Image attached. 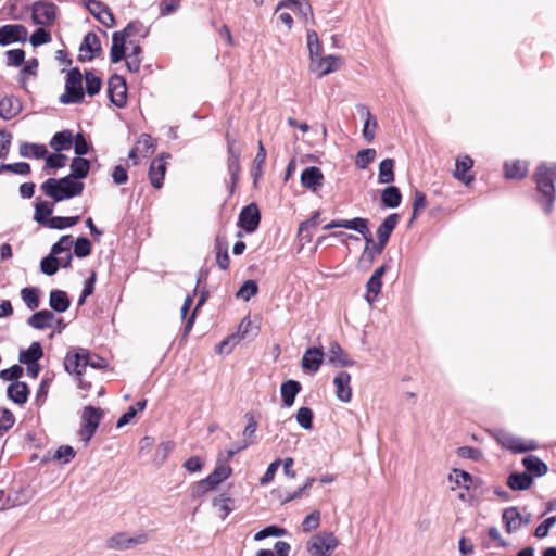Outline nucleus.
Here are the masks:
<instances>
[{"label":"nucleus","instance_id":"f257e3e1","mask_svg":"<svg viewBox=\"0 0 556 556\" xmlns=\"http://www.w3.org/2000/svg\"><path fill=\"white\" fill-rule=\"evenodd\" d=\"M41 189L48 197L60 202L81 194L84 182L71 176L61 179L50 178L41 185Z\"/></svg>","mask_w":556,"mask_h":556},{"label":"nucleus","instance_id":"f03ea898","mask_svg":"<svg viewBox=\"0 0 556 556\" xmlns=\"http://www.w3.org/2000/svg\"><path fill=\"white\" fill-rule=\"evenodd\" d=\"M535 181L538 191L542 193L541 204L546 214H549L555 200L556 164H542L536 168Z\"/></svg>","mask_w":556,"mask_h":556},{"label":"nucleus","instance_id":"7ed1b4c3","mask_svg":"<svg viewBox=\"0 0 556 556\" xmlns=\"http://www.w3.org/2000/svg\"><path fill=\"white\" fill-rule=\"evenodd\" d=\"M135 29V24H128L123 30L115 31L112 37V47L110 51L111 62L118 63L125 59L130 72H138L140 68V59L132 58L131 54H126L127 37H130Z\"/></svg>","mask_w":556,"mask_h":556},{"label":"nucleus","instance_id":"20e7f679","mask_svg":"<svg viewBox=\"0 0 556 556\" xmlns=\"http://www.w3.org/2000/svg\"><path fill=\"white\" fill-rule=\"evenodd\" d=\"M232 475V468L226 463L222 462V455L217 459L215 469L205 478L200 480L193 486V494L195 496H202L205 493L214 490L225 480Z\"/></svg>","mask_w":556,"mask_h":556},{"label":"nucleus","instance_id":"39448f33","mask_svg":"<svg viewBox=\"0 0 556 556\" xmlns=\"http://www.w3.org/2000/svg\"><path fill=\"white\" fill-rule=\"evenodd\" d=\"M338 546L339 540L332 532L321 531L307 540L305 548L311 556H331Z\"/></svg>","mask_w":556,"mask_h":556},{"label":"nucleus","instance_id":"423d86ee","mask_svg":"<svg viewBox=\"0 0 556 556\" xmlns=\"http://www.w3.org/2000/svg\"><path fill=\"white\" fill-rule=\"evenodd\" d=\"M103 414L104 413L101 408L93 406H86L83 409L78 437L84 446H87L90 439L93 437L103 417Z\"/></svg>","mask_w":556,"mask_h":556},{"label":"nucleus","instance_id":"0eeeda50","mask_svg":"<svg viewBox=\"0 0 556 556\" xmlns=\"http://www.w3.org/2000/svg\"><path fill=\"white\" fill-rule=\"evenodd\" d=\"M83 98V77L77 68H73L67 74L65 92L60 97V101L70 104L79 102Z\"/></svg>","mask_w":556,"mask_h":556},{"label":"nucleus","instance_id":"6e6552de","mask_svg":"<svg viewBox=\"0 0 556 556\" xmlns=\"http://www.w3.org/2000/svg\"><path fill=\"white\" fill-rule=\"evenodd\" d=\"M148 541L144 533L118 532L106 540V546L111 549H130Z\"/></svg>","mask_w":556,"mask_h":556},{"label":"nucleus","instance_id":"1a4fd4ad","mask_svg":"<svg viewBox=\"0 0 556 556\" xmlns=\"http://www.w3.org/2000/svg\"><path fill=\"white\" fill-rule=\"evenodd\" d=\"M496 441L503 446L514 452H528L535 448V443L530 440H522L505 430H497L494 433Z\"/></svg>","mask_w":556,"mask_h":556},{"label":"nucleus","instance_id":"9d476101","mask_svg":"<svg viewBox=\"0 0 556 556\" xmlns=\"http://www.w3.org/2000/svg\"><path fill=\"white\" fill-rule=\"evenodd\" d=\"M90 362V353L84 349H77L67 353L64 366L67 372L81 376Z\"/></svg>","mask_w":556,"mask_h":556},{"label":"nucleus","instance_id":"9b49d317","mask_svg":"<svg viewBox=\"0 0 556 556\" xmlns=\"http://www.w3.org/2000/svg\"><path fill=\"white\" fill-rule=\"evenodd\" d=\"M43 352L40 343L33 342L30 346L20 353V362L26 366L27 375L31 378H37L40 366L38 361L42 357Z\"/></svg>","mask_w":556,"mask_h":556},{"label":"nucleus","instance_id":"f8f14e48","mask_svg":"<svg viewBox=\"0 0 556 556\" xmlns=\"http://www.w3.org/2000/svg\"><path fill=\"white\" fill-rule=\"evenodd\" d=\"M58 8L46 1L35 2L31 9L33 22L39 26H49L55 20Z\"/></svg>","mask_w":556,"mask_h":556},{"label":"nucleus","instance_id":"ddd939ff","mask_svg":"<svg viewBox=\"0 0 556 556\" xmlns=\"http://www.w3.org/2000/svg\"><path fill=\"white\" fill-rule=\"evenodd\" d=\"M342 61L334 55L320 56V53L311 58V70L318 76H325L340 68Z\"/></svg>","mask_w":556,"mask_h":556},{"label":"nucleus","instance_id":"4468645a","mask_svg":"<svg viewBox=\"0 0 556 556\" xmlns=\"http://www.w3.org/2000/svg\"><path fill=\"white\" fill-rule=\"evenodd\" d=\"M90 14L106 27H113L115 20L110 8L98 0H83Z\"/></svg>","mask_w":556,"mask_h":556},{"label":"nucleus","instance_id":"2eb2a0df","mask_svg":"<svg viewBox=\"0 0 556 556\" xmlns=\"http://www.w3.org/2000/svg\"><path fill=\"white\" fill-rule=\"evenodd\" d=\"M27 29L20 24H9L0 27V45L7 46L27 39Z\"/></svg>","mask_w":556,"mask_h":556},{"label":"nucleus","instance_id":"dca6fc26","mask_svg":"<svg viewBox=\"0 0 556 556\" xmlns=\"http://www.w3.org/2000/svg\"><path fill=\"white\" fill-rule=\"evenodd\" d=\"M336 396L342 403H349L352 399L351 375L346 371H340L333 379Z\"/></svg>","mask_w":556,"mask_h":556},{"label":"nucleus","instance_id":"f3484780","mask_svg":"<svg viewBox=\"0 0 556 556\" xmlns=\"http://www.w3.org/2000/svg\"><path fill=\"white\" fill-rule=\"evenodd\" d=\"M503 522L507 532L511 533L528 525L530 515L522 516L516 507H509L503 513Z\"/></svg>","mask_w":556,"mask_h":556},{"label":"nucleus","instance_id":"a211bd4d","mask_svg":"<svg viewBox=\"0 0 556 556\" xmlns=\"http://www.w3.org/2000/svg\"><path fill=\"white\" fill-rule=\"evenodd\" d=\"M73 245V239L71 236H63L52 247L53 254L56 256L61 267H67L72 261L71 249Z\"/></svg>","mask_w":556,"mask_h":556},{"label":"nucleus","instance_id":"6ab92c4d","mask_svg":"<svg viewBox=\"0 0 556 556\" xmlns=\"http://www.w3.org/2000/svg\"><path fill=\"white\" fill-rule=\"evenodd\" d=\"M472 166L473 161L469 155H459L456 159L454 177L466 186L470 185L473 180V176L470 174Z\"/></svg>","mask_w":556,"mask_h":556},{"label":"nucleus","instance_id":"aec40b11","mask_svg":"<svg viewBox=\"0 0 556 556\" xmlns=\"http://www.w3.org/2000/svg\"><path fill=\"white\" fill-rule=\"evenodd\" d=\"M155 150V141L152 139L150 135L142 134L138 140L136 146L129 151V159L134 160V163H137L138 156L148 157Z\"/></svg>","mask_w":556,"mask_h":556},{"label":"nucleus","instance_id":"412c9836","mask_svg":"<svg viewBox=\"0 0 556 556\" xmlns=\"http://www.w3.org/2000/svg\"><path fill=\"white\" fill-rule=\"evenodd\" d=\"M323 172L315 166L305 168L301 174V184L304 188L316 192L324 184Z\"/></svg>","mask_w":556,"mask_h":556},{"label":"nucleus","instance_id":"4be33fe9","mask_svg":"<svg viewBox=\"0 0 556 556\" xmlns=\"http://www.w3.org/2000/svg\"><path fill=\"white\" fill-rule=\"evenodd\" d=\"M109 96L116 106H123L126 103L127 89L125 80L119 76H114L109 81Z\"/></svg>","mask_w":556,"mask_h":556},{"label":"nucleus","instance_id":"5701e85b","mask_svg":"<svg viewBox=\"0 0 556 556\" xmlns=\"http://www.w3.org/2000/svg\"><path fill=\"white\" fill-rule=\"evenodd\" d=\"M283 9H289L294 15L303 17L305 20L313 15L312 7L306 1L282 0L278 3L275 12H279Z\"/></svg>","mask_w":556,"mask_h":556},{"label":"nucleus","instance_id":"b1692460","mask_svg":"<svg viewBox=\"0 0 556 556\" xmlns=\"http://www.w3.org/2000/svg\"><path fill=\"white\" fill-rule=\"evenodd\" d=\"M357 111L364 118L362 135L367 142H371L375 139L376 130L378 128L377 119L365 105H358Z\"/></svg>","mask_w":556,"mask_h":556},{"label":"nucleus","instance_id":"393cba45","mask_svg":"<svg viewBox=\"0 0 556 556\" xmlns=\"http://www.w3.org/2000/svg\"><path fill=\"white\" fill-rule=\"evenodd\" d=\"M101 51V43L97 35L89 33L85 36L79 48V58L83 61L92 60Z\"/></svg>","mask_w":556,"mask_h":556},{"label":"nucleus","instance_id":"a878e982","mask_svg":"<svg viewBox=\"0 0 556 556\" xmlns=\"http://www.w3.org/2000/svg\"><path fill=\"white\" fill-rule=\"evenodd\" d=\"M241 227L248 232L254 231L260 223V212L255 204L245 206L239 217Z\"/></svg>","mask_w":556,"mask_h":556},{"label":"nucleus","instance_id":"bb28decb","mask_svg":"<svg viewBox=\"0 0 556 556\" xmlns=\"http://www.w3.org/2000/svg\"><path fill=\"white\" fill-rule=\"evenodd\" d=\"M324 359V353L318 348H309L305 351L301 365L303 370L309 372H316Z\"/></svg>","mask_w":556,"mask_h":556},{"label":"nucleus","instance_id":"cd10ccee","mask_svg":"<svg viewBox=\"0 0 556 556\" xmlns=\"http://www.w3.org/2000/svg\"><path fill=\"white\" fill-rule=\"evenodd\" d=\"M327 358L328 362L334 367H349L354 365V362L337 342H332L330 344Z\"/></svg>","mask_w":556,"mask_h":556},{"label":"nucleus","instance_id":"c85d7f7f","mask_svg":"<svg viewBox=\"0 0 556 556\" xmlns=\"http://www.w3.org/2000/svg\"><path fill=\"white\" fill-rule=\"evenodd\" d=\"M384 271H386V267L380 266L379 268H377L374 271V274L369 278V280L367 281V285H366L367 292H366L365 299L369 304H372V302L375 301V299L377 298V295L379 294V292L381 290L382 276H383Z\"/></svg>","mask_w":556,"mask_h":556},{"label":"nucleus","instance_id":"c756f323","mask_svg":"<svg viewBox=\"0 0 556 556\" xmlns=\"http://www.w3.org/2000/svg\"><path fill=\"white\" fill-rule=\"evenodd\" d=\"M399 220L397 214H391L389 215L383 223L378 227L377 229V237L379 240V249L378 253L381 252V250L384 248L391 232L395 228Z\"/></svg>","mask_w":556,"mask_h":556},{"label":"nucleus","instance_id":"7c9ffc66","mask_svg":"<svg viewBox=\"0 0 556 556\" xmlns=\"http://www.w3.org/2000/svg\"><path fill=\"white\" fill-rule=\"evenodd\" d=\"M165 173L166 163L164 161V156L162 155L161 157L153 160L150 165L149 177L154 188H162Z\"/></svg>","mask_w":556,"mask_h":556},{"label":"nucleus","instance_id":"2f4dec72","mask_svg":"<svg viewBox=\"0 0 556 556\" xmlns=\"http://www.w3.org/2000/svg\"><path fill=\"white\" fill-rule=\"evenodd\" d=\"M301 391L300 382L295 380H287L281 384L280 393L285 406L291 407L294 404L295 396Z\"/></svg>","mask_w":556,"mask_h":556},{"label":"nucleus","instance_id":"473e14b6","mask_svg":"<svg viewBox=\"0 0 556 556\" xmlns=\"http://www.w3.org/2000/svg\"><path fill=\"white\" fill-rule=\"evenodd\" d=\"M21 102L13 97H5L0 101V116L3 119H11L21 112Z\"/></svg>","mask_w":556,"mask_h":556},{"label":"nucleus","instance_id":"72a5a7b5","mask_svg":"<svg viewBox=\"0 0 556 556\" xmlns=\"http://www.w3.org/2000/svg\"><path fill=\"white\" fill-rule=\"evenodd\" d=\"M7 393L10 400L20 405L26 403L28 399V388L24 382H12L9 384Z\"/></svg>","mask_w":556,"mask_h":556},{"label":"nucleus","instance_id":"f704fd0d","mask_svg":"<svg viewBox=\"0 0 556 556\" xmlns=\"http://www.w3.org/2000/svg\"><path fill=\"white\" fill-rule=\"evenodd\" d=\"M73 140L74 137L71 130L59 131L52 137L50 147L56 152L68 150L73 144Z\"/></svg>","mask_w":556,"mask_h":556},{"label":"nucleus","instance_id":"c9c22d12","mask_svg":"<svg viewBox=\"0 0 556 556\" xmlns=\"http://www.w3.org/2000/svg\"><path fill=\"white\" fill-rule=\"evenodd\" d=\"M53 321L54 314L47 309L37 312L28 319V324L36 329L50 328Z\"/></svg>","mask_w":556,"mask_h":556},{"label":"nucleus","instance_id":"e433bc0d","mask_svg":"<svg viewBox=\"0 0 556 556\" xmlns=\"http://www.w3.org/2000/svg\"><path fill=\"white\" fill-rule=\"evenodd\" d=\"M228 147V166L232 175L239 170V157L241 153V146L235 139H227Z\"/></svg>","mask_w":556,"mask_h":556},{"label":"nucleus","instance_id":"4c0bfd02","mask_svg":"<svg viewBox=\"0 0 556 556\" xmlns=\"http://www.w3.org/2000/svg\"><path fill=\"white\" fill-rule=\"evenodd\" d=\"M53 212V204L47 201H42L37 199L35 203V215L34 219L39 223L47 226V220H49V216Z\"/></svg>","mask_w":556,"mask_h":556},{"label":"nucleus","instance_id":"58836bf2","mask_svg":"<svg viewBox=\"0 0 556 556\" xmlns=\"http://www.w3.org/2000/svg\"><path fill=\"white\" fill-rule=\"evenodd\" d=\"M49 304L53 311L63 313L70 306V299L64 291L54 290L50 293Z\"/></svg>","mask_w":556,"mask_h":556},{"label":"nucleus","instance_id":"ea45409f","mask_svg":"<svg viewBox=\"0 0 556 556\" xmlns=\"http://www.w3.org/2000/svg\"><path fill=\"white\" fill-rule=\"evenodd\" d=\"M90 169V163L88 160L84 157H75L71 163V174L68 176L74 177V179L79 180L85 178Z\"/></svg>","mask_w":556,"mask_h":556},{"label":"nucleus","instance_id":"a19ab883","mask_svg":"<svg viewBox=\"0 0 556 556\" xmlns=\"http://www.w3.org/2000/svg\"><path fill=\"white\" fill-rule=\"evenodd\" d=\"M505 176L511 179H521L528 173V166L525 162L513 161L505 164Z\"/></svg>","mask_w":556,"mask_h":556},{"label":"nucleus","instance_id":"79ce46f5","mask_svg":"<svg viewBox=\"0 0 556 556\" xmlns=\"http://www.w3.org/2000/svg\"><path fill=\"white\" fill-rule=\"evenodd\" d=\"M394 161L392 159H384L379 164V184H391L394 180Z\"/></svg>","mask_w":556,"mask_h":556},{"label":"nucleus","instance_id":"37998d69","mask_svg":"<svg viewBox=\"0 0 556 556\" xmlns=\"http://www.w3.org/2000/svg\"><path fill=\"white\" fill-rule=\"evenodd\" d=\"M402 195L399 188L394 186L387 187L381 194L382 203L388 207H397L401 203Z\"/></svg>","mask_w":556,"mask_h":556},{"label":"nucleus","instance_id":"c03bdc74","mask_svg":"<svg viewBox=\"0 0 556 556\" xmlns=\"http://www.w3.org/2000/svg\"><path fill=\"white\" fill-rule=\"evenodd\" d=\"M508 485L511 490H527L532 484V477L528 473H511L508 478Z\"/></svg>","mask_w":556,"mask_h":556},{"label":"nucleus","instance_id":"a18cd8bd","mask_svg":"<svg viewBox=\"0 0 556 556\" xmlns=\"http://www.w3.org/2000/svg\"><path fill=\"white\" fill-rule=\"evenodd\" d=\"M48 153L47 148L37 143H23L20 147V154L23 157L41 159Z\"/></svg>","mask_w":556,"mask_h":556},{"label":"nucleus","instance_id":"49530a36","mask_svg":"<svg viewBox=\"0 0 556 556\" xmlns=\"http://www.w3.org/2000/svg\"><path fill=\"white\" fill-rule=\"evenodd\" d=\"M522 464L529 472H532L538 477L547 472V466L535 456L530 455L525 457Z\"/></svg>","mask_w":556,"mask_h":556},{"label":"nucleus","instance_id":"de8ad7c7","mask_svg":"<svg viewBox=\"0 0 556 556\" xmlns=\"http://www.w3.org/2000/svg\"><path fill=\"white\" fill-rule=\"evenodd\" d=\"M448 479L452 483L456 484L459 488H464L466 490H469L472 485V477L467 471L460 470V469H454L450 476Z\"/></svg>","mask_w":556,"mask_h":556},{"label":"nucleus","instance_id":"09e8293b","mask_svg":"<svg viewBox=\"0 0 556 556\" xmlns=\"http://www.w3.org/2000/svg\"><path fill=\"white\" fill-rule=\"evenodd\" d=\"M275 551L271 549H258L254 556H288L291 551V545L285 541H278L274 546Z\"/></svg>","mask_w":556,"mask_h":556},{"label":"nucleus","instance_id":"8fccbe9b","mask_svg":"<svg viewBox=\"0 0 556 556\" xmlns=\"http://www.w3.org/2000/svg\"><path fill=\"white\" fill-rule=\"evenodd\" d=\"M147 405V401H139L135 406H130L125 414H123L119 419L117 420L116 427L123 428L124 426L128 425L137 415L138 412H141L144 409Z\"/></svg>","mask_w":556,"mask_h":556},{"label":"nucleus","instance_id":"3c124183","mask_svg":"<svg viewBox=\"0 0 556 556\" xmlns=\"http://www.w3.org/2000/svg\"><path fill=\"white\" fill-rule=\"evenodd\" d=\"M258 291V287L256 281L247 280L237 291L236 296L239 300L248 302L251 298H253Z\"/></svg>","mask_w":556,"mask_h":556},{"label":"nucleus","instance_id":"603ef678","mask_svg":"<svg viewBox=\"0 0 556 556\" xmlns=\"http://www.w3.org/2000/svg\"><path fill=\"white\" fill-rule=\"evenodd\" d=\"M265 161H266V151H265L263 143L260 141L258 142V151L256 153V156L253 161V166H252V175L255 180H257L262 176L263 166L265 164Z\"/></svg>","mask_w":556,"mask_h":556},{"label":"nucleus","instance_id":"864d4df0","mask_svg":"<svg viewBox=\"0 0 556 556\" xmlns=\"http://www.w3.org/2000/svg\"><path fill=\"white\" fill-rule=\"evenodd\" d=\"M239 340L240 337L238 334H230L215 346V352L218 355H228L232 352Z\"/></svg>","mask_w":556,"mask_h":556},{"label":"nucleus","instance_id":"5fc2aeb1","mask_svg":"<svg viewBox=\"0 0 556 556\" xmlns=\"http://www.w3.org/2000/svg\"><path fill=\"white\" fill-rule=\"evenodd\" d=\"M79 220L78 216L73 217H51L47 220V227L52 229H64L75 226Z\"/></svg>","mask_w":556,"mask_h":556},{"label":"nucleus","instance_id":"6e6d98bb","mask_svg":"<svg viewBox=\"0 0 556 556\" xmlns=\"http://www.w3.org/2000/svg\"><path fill=\"white\" fill-rule=\"evenodd\" d=\"M375 159H376V150L375 149H371V148L364 149L357 153L356 160H355V165L361 169H365L370 163L374 162Z\"/></svg>","mask_w":556,"mask_h":556},{"label":"nucleus","instance_id":"4d7b16f0","mask_svg":"<svg viewBox=\"0 0 556 556\" xmlns=\"http://www.w3.org/2000/svg\"><path fill=\"white\" fill-rule=\"evenodd\" d=\"M296 422L305 430L313 428V412L308 407L299 408L295 415Z\"/></svg>","mask_w":556,"mask_h":556},{"label":"nucleus","instance_id":"13d9d810","mask_svg":"<svg viewBox=\"0 0 556 556\" xmlns=\"http://www.w3.org/2000/svg\"><path fill=\"white\" fill-rule=\"evenodd\" d=\"M59 267L61 266L58 262V258L51 250V253L47 257H45L40 263L41 271L48 276H52L58 271Z\"/></svg>","mask_w":556,"mask_h":556},{"label":"nucleus","instance_id":"bf43d9fd","mask_svg":"<svg viewBox=\"0 0 556 556\" xmlns=\"http://www.w3.org/2000/svg\"><path fill=\"white\" fill-rule=\"evenodd\" d=\"M15 424L13 413L4 407H0V435L8 432Z\"/></svg>","mask_w":556,"mask_h":556},{"label":"nucleus","instance_id":"052dcab7","mask_svg":"<svg viewBox=\"0 0 556 556\" xmlns=\"http://www.w3.org/2000/svg\"><path fill=\"white\" fill-rule=\"evenodd\" d=\"M318 216H319V213L316 212L311 219L305 220L300 224L298 235L302 241H304V242L311 241L312 232L309 231V228L314 227L316 225Z\"/></svg>","mask_w":556,"mask_h":556},{"label":"nucleus","instance_id":"680f3d73","mask_svg":"<svg viewBox=\"0 0 556 556\" xmlns=\"http://www.w3.org/2000/svg\"><path fill=\"white\" fill-rule=\"evenodd\" d=\"M319 526H320V513L318 510L312 511L302 521V530L305 533H311V532L315 531Z\"/></svg>","mask_w":556,"mask_h":556},{"label":"nucleus","instance_id":"e2e57ef3","mask_svg":"<svg viewBox=\"0 0 556 556\" xmlns=\"http://www.w3.org/2000/svg\"><path fill=\"white\" fill-rule=\"evenodd\" d=\"M286 534V530L283 528L277 526H268L265 529L256 532L254 534L255 541H262L268 536H283Z\"/></svg>","mask_w":556,"mask_h":556},{"label":"nucleus","instance_id":"0e129e2a","mask_svg":"<svg viewBox=\"0 0 556 556\" xmlns=\"http://www.w3.org/2000/svg\"><path fill=\"white\" fill-rule=\"evenodd\" d=\"M230 502V497L226 495H219L213 500V505L218 509L219 515L223 519L226 518L231 510L229 506Z\"/></svg>","mask_w":556,"mask_h":556},{"label":"nucleus","instance_id":"69168bd1","mask_svg":"<svg viewBox=\"0 0 556 556\" xmlns=\"http://www.w3.org/2000/svg\"><path fill=\"white\" fill-rule=\"evenodd\" d=\"M74 252L78 257H86L91 253V243L85 238H78L74 245Z\"/></svg>","mask_w":556,"mask_h":556},{"label":"nucleus","instance_id":"338daca9","mask_svg":"<svg viewBox=\"0 0 556 556\" xmlns=\"http://www.w3.org/2000/svg\"><path fill=\"white\" fill-rule=\"evenodd\" d=\"M21 295L25 304L29 309H35L39 305L37 292L34 289L24 288L21 291Z\"/></svg>","mask_w":556,"mask_h":556},{"label":"nucleus","instance_id":"774afa93","mask_svg":"<svg viewBox=\"0 0 556 556\" xmlns=\"http://www.w3.org/2000/svg\"><path fill=\"white\" fill-rule=\"evenodd\" d=\"M30 43L34 47L48 43L51 41V35L49 31H47L43 26H40L31 36H30Z\"/></svg>","mask_w":556,"mask_h":556}]
</instances>
